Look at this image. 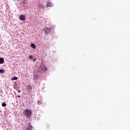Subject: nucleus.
I'll list each match as a JSON object with an SVG mask.
<instances>
[{
    "label": "nucleus",
    "mask_w": 130,
    "mask_h": 130,
    "mask_svg": "<svg viewBox=\"0 0 130 130\" xmlns=\"http://www.w3.org/2000/svg\"><path fill=\"white\" fill-rule=\"evenodd\" d=\"M42 72H43V66H40L38 69V73H40V74H43Z\"/></svg>",
    "instance_id": "nucleus-3"
},
{
    "label": "nucleus",
    "mask_w": 130,
    "mask_h": 130,
    "mask_svg": "<svg viewBox=\"0 0 130 130\" xmlns=\"http://www.w3.org/2000/svg\"><path fill=\"white\" fill-rule=\"evenodd\" d=\"M38 7L39 8H40L41 9H44V6H43V4H38Z\"/></svg>",
    "instance_id": "nucleus-6"
},
{
    "label": "nucleus",
    "mask_w": 130,
    "mask_h": 130,
    "mask_svg": "<svg viewBox=\"0 0 130 130\" xmlns=\"http://www.w3.org/2000/svg\"><path fill=\"white\" fill-rule=\"evenodd\" d=\"M29 58H30V59L33 58V56H32V55H30V56H29Z\"/></svg>",
    "instance_id": "nucleus-15"
},
{
    "label": "nucleus",
    "mask_w": 130,
    "mask_h": 130,
    "mask_svg": "<svg viewBox=\"0 0 130 130\" xmlns=\"http://www.w3.org/2000/svg\"><path fill=\"white\" fill-rule=\"evenodd\" d=\"M39 103H40V101H39V102H38V104H39Z\"/></svg>",
    "instance_id": "nucleus-18"
},
{
    "label": "nucleus",
    "mask_w": 130,
    "mask_h": 130,
    "mask_svg": "<svg viewBox=\"0 0 130 130\" xmlns=\"http://www.w3.org/2000/svg\"><path fill=\"white\" fill-rule=\"evenodd\" d=\"M18 98H21V95H18Z\"/></svg>",
    "instance_id": "nucleus-17"
},
{
    "label": "nucleus",
    "mask_w": 130,
    "mask_h": 130,
    "mask_svg": "<svg viewBox=\"0 0 130 130\" xmlns=\"http://www.w3.org/2000/svg\"><path fill=\"white\" fill-rule=\"evenodd\" d=\"M47 7H52V3H51V2H49L47 4Z\"/></svg>",
    "instance_id": "nucleus-9"
},
{
    "label": "nucleus",
    "mask_w": 130,
    "mask_h": 130,
    "mask_svg": "<svg viewBox=\"0 0 130 130\" xmlns=\"http://www.w3.org/2000/svg\"><path fill=\"white\" fill-rule=\"evenodd\" d=\"M34 127L31 125V124H28L27 127L26 128V130H33Z\"/></svg>",
    "instance_id": "nucleus-4"
},
{
    "label": "nucleus",
    "mask_w": 130,
    "mask_h": 130,
    "mask_svg": "<svg viewBox=\"0 0 130 130\" xmlns=\"http://www.w3.org/2000/svg\"><path fill=\"white\" fill-rule=\"evenodd\" d=\"M51 28H49L48 27H45L43 29V31L45 33V34H46V35H47V34H48L50 32V30H51Z\"/></svg>",
    "instance_id": "nucleus-2"
},
{
    "label": "nucleus",
    "mask_w": 130,
    "mask_h": 130,
    "mask_svg": "<svg viewBox=\"0 0 130 130\" xmlns=\"http://www.w3.org/2000/svg\"><path fill=\"white\" fill-rule=\"evenodd\" d=\"M19 19L21 21H25V20H26V17H25V15H20Z\"/></svg>",
    "instance_id": "nucleus-5"
},
{
    "label": "nucleus",
    "mask_w": 130,
    "mask_h": 130,
    "mask_svg": "<svg viewBox=\"0 0 130 130\" xmlns=\"http://www.w3.org/2000/svg\"><path fill=\"white\" fill-rule=\"evenodd\" d=\"M17 79H18V77H13L12 78V81H16V80H17Z\"/></svg>",
    "instance_id": "nucleus-10"
},
{
    "label": "nucleus",
    "mask_w": 130,
    "mask_h": 130,
    "mask_svg": "<svg viewBox=\"0 0 130 130\" xmlns=\"http://www.w3.org/2000/svg\"><path fill=\"white\" fill-rule=\"evenodd\" d=\"M5 61V60H4L3 58L1 57L0 58V64H2V63H4V62Z\"/></svg>",
    "instance_id": "nucleus-7"
},
{
    "label": "nucleus",
    "mask_w": 130,
    "mask_h": 130,
    "mask_svg": "<svg viewBox=\"0 0 130 130\" xmlns=\"http://www.w3.org/2000/svg\"><path fill=\"white\" fill-rule=\"evenodd\" d=\"M18 93H21V90H18Z\"/></svg>",
    "instance_id": "nucleus-16"
},
{
    "label": "nucleus",
    "mask_w": 130,
    "mask_h": 130,
    "mask_svg": "<svg viewBox=\"0 0 130 130\" xmlns=\"http://www.w3.org/2000/svg\"><path fill=\"white\" fill-rule=\"evenodd\" d=\"M31 46L32 48H34V49H36V45H35V44H31Z\"/></svg>",
    "instance_id": "nucleus-8"
},
{
    "label": "nucleus",
    "mask_w": 130,
    "mask_h": 130,
    "mask_svg": "<svg viewBox=\"0 0 130 130\" xmlns=\"http://www.w3.org/2000/svg\"><path fill=\"white\" fill-rule=\"evenodd\" d=\"M2 105L3 107H6V106H7V104L3 103H2Z\"/></svg>",
    "instance_id": "nucleus-12"
},
{
    "label": "nucleus",
    "mask_w": 130,
    "mask_h": 130,
    "mask_svg": "<svg viewBox=\"0 0 130 130\" xmlns=\"http://www.w3.org/2000/svg\"><path fill=\"white\" fill-rule=\"evenodd\" d=\"M43 70L44 69L45 71H47V70H48L47 67H45L44 65H43Z\"/></svg>",
    "instance_id": "nucleus-11"
},
{
    "label": "nucleus",
    "mask_w": 130,
    "mask_h": 130,
    "mask_svg": "<svg viewBox=\"0 0 130 130\" xmlns=\"http://www.w3.org/2000/svg\"><path fill=\"white\" fill-rule=\"evenodd\" d=\"M24 114L26 116V117L30 118V117H31V115L32 114V112H31V110L29 109H26L24 111Z\"/></svg>",
    "instance_id": "nucleus-1"
},
{
    "label": "nucleus",
    "mask_w": 130,
    "mask_h": 130,
    "mask_svg": "<svg viewBox=\"0 0 130 130\" xmlns=\"http://www.w3.org/2000/svg\"><path fill=\"white\" fill-rule=\"evenodd\" d=\"M34 78H35L36 79H38V75H37V74H34Z\"/></svg>",
    "instance_id": "nucleus-13"
},
{
    "label": "nucleus",
    "mask_w": 130,
    "mask_h": 130,
    "mask_svg": "<svg viewBox=\"0 0 130 130\" xmlns=\"http://www.w3.org/2000/svg\"><path fill=\"white\" fill-rule=\"evenodd\" d=\"M0 73H1V74H3V73H5V70L1 69L0 70Z\"/></svg>",
    "instance_id": "nucleus-14"
}]
</instances>
